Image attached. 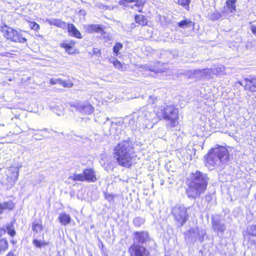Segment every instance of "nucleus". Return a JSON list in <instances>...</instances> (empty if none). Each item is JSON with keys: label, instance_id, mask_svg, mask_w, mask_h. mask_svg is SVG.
Wrapping results in <instances>:
<instances>
[{"label": "nucleus", "instance_id": "obj_1", "mask_svg": "<svg viewBox=\"0 0 256 256\" xmlns=\"http://www.w3.org/2000/svg\"><path fill=\"white\" fill-rule=\"evenodd\" d=\"M208 178L206 174L196 170L190 174L188 180L186 193L190 198H196L204 193L206 189Z\"/></svg>", "mask_w": 256, "mask_h": 256}, {"label": "nucleus", "instance_id": "obj_2", "mask_svg": "<svg viewBox=\"0 0 256 256\" xmlns=\"http://www.w3.org/2000/svg\"><path fill=\"white\" fill-rule=\"evenodd\" d=\"M114 154L119 165L130 167L134 157L132 142L130 140L121 142L115 146Z\"/></svg>", "mask_w": 256, "mask_h": 256}, {"label": "nucleus", "instance_id": "obj_3", "mask_svg": "<svg viewBox=\"0 0 256 256\" xmlns=\"http://www.w3.org/2000/svg\"><path fill=\"white\" fill-rule=\"evenodd\" d=\"M156 114L160 119L164 118L167 121L168 128H174L178 124V110L174 106H162L156 110Z\"/></svg>", "mask_w": 256, "mask_h": 256}, {"label": "nucleus", "instance_id": "obj_4", "mask_svg": "<svg viewBox=\"0 0 256 256\" xmlns=\"http://www.w3.org/2000/svg\"><path fill=\"white\" fill-rule=\"evenodd\" d=\"M230 159V154L224 147L219 146L211 150L206 158V165L208 167L225 164Z\"/></svg>", "mask_w": 256, "mask_h": 256}, {"label": "nucleus", "instance_id": "obj_5", "mask_svg": "<svg viewBox=\"0 0 256 256\" xmlns=\"http://www.w3.org/2000/svg\"><path fill=\"white\" fill-rule=\"evenodd\" d=\"M2 31L4 36L8 39L14 42L25 43L26 39L25 38L21 32L14 30L13 28L8 27L6 26L2 27Z\"/></svg>", "mask_w": 256, "mask_h": 256}, {"label": "nucleus", "instance_id": "obj_6", "mask_svg": "<svg viewBox=\"0 0 256 256\" xmlns=\"http://www.w3.org/2000/svg\"><path fill=\"white\" fill-rule=\"evenodd\" d=\"M172 214L180 226H182L187 220V208L184 206H176L172 209Z\"/></svg>", "mask_w": 256, "mask_h": 256}, {"label": "nucleus", "instance_id": "obj_7", "mask_svg": "<svg viewBox=\"0 0 256 256\" xmlns=\"http://www.w3.org/2000/svg\"><path fill=\"white\" fill-rule=\"evenodd\" d=\"M219 68H220L194 70L192 74L196 78H211L212 75L218 74V69Z\"/></svg>", "mask_w": 256, "mask_h": 256}, {"label": "nucleus", "instance_id": "obj_8", "mask_svg": "<svg viewBox=\"0 0 256 256\" xmlns=\"http://www.w3.org/2000/svg\"><path fill=\"white\" fill-rule=\"evenodd\" d=\"M128 252L130 256H149L150 252L146 248L140 244L133 243L129 248Z\"/></svg>", "mask_w": 256, "mask_h": 256}, {"label": "nucleus", "instance_id": "obj_9", "mask_svg": "<svg viewBox=\"0 0 256 256\" xmlns=\"http://www.w3.org/2000/svg\"><path fill=\"white\" fill-rule=\"evenodd\" d=\"M150 239L148 232L146 231L136 232L134 234L133 243L140 244L146 243Z\"/></svg>", "mask_w": 256, "mask_h": 256}, {"label": "nucleus", "instance_id": "obj_10", "mask_svg": "<svg viewBox=\"0 0 256 256\" xmlns=\"http://www.w3.org/2000/svg\"><path fill=\"white\" fill-rule=\"evenodd\" d=\"M72 106L74 107L76 110L82 114H90L93 112V108L92 105L86 103H72Z\"/></svg>", "mask_w": 256, "mask_h": 256}, {"label": "nucleus", "instance_id": "obj_11", "mask_svg": "<svg viewBox=\"0 0 256 256\" xmlns=\"http://www.w3.org/2000/svg\"><path fill=\"white\" fill-rule=\"evenodd\" d=\"M212 227L214 231L218 234H223L226 229V226L222 220L219 218H212Z\"/></svg>", "mask_w": 256, "mask_h": 256}, {"label": "nucleus", "instance_id": "obj_12", "mask_svg": "<svg viewBox=\"0 0 256 256\" xmlns=\"http://www.w3.org/2000/svg\"><path fill=\"white\" fill-rule=\"evenodd\" d=\"M246 84L244 88L252 92H256V78L252 79L246 78L245 80Z\"/></svg>", "mask_w": 256, "mask_h": 256}, {"label": "nucleus", "instance_id": "obj_13", "mask_svg": "<svg viewBox=\"0 0 256 256\" xmlns=\"http://www.w3.org/2000/svg\"><path fill=\"white\" fill-rule=\"evenodd\" d=\"M67 28L70 36L78 38H82V36L80 31L72 24H68Z\"/></svg>", "mask_w": 256, "mask_h": 256}, {"label": "nucleus", "instance_id": "obj_14", "mask_svg": "<svg viewBox=\"0 0 256 256\" xmlns=\"http://www.w3.org/2000/svg\"><path fill=\"white\" fill-rule=\"evenodd\" d=\"M83 172L86 178V181L94 182L96 180V178L95 172L92 168L85 169Z\"/></svg>", "mask_w": 256, "mask_h": 256}, {"label": "nucleus", "instance_id": "obj_15", "mask_svg": "<svg viewBox=\"0 0 256 256\" xmlns=\"http://www.w3.org/2000/svg\"><path fill=\"white\" fill-rule=\"evenodd\" d=\"M85 30L88 33L99 32L102 30V28L100 24H86L84 26Z\"/></svg>", "mask_w": 256, "mask_h": 256}, {"label": "nucleus", "instance_id": "obj_16", "mask_svg": "<svg viewBox=\"0 0 256 256\" xmlns=\"http://www.w3.org/2000/svg\"><path fill=\"white\" fill-rule=\"evenodd\" d=\"M134 2L133 6H131L132 8H134V6L137 8L142 7L143 4L142 0H120L119 4L120 5H123L125 6H127L128 3Z\"/></svg>", "mask_w": 256, "mask_h": 256}, {"label": "nucleus", "instance_id": "obj_17", "mask_svg": "<svg viewBox=\"0 0 256 256\" xmlns=\"http://www.w3.org/2000/svg\"><path fill=\"white\" fill-rule=\"evenodd\" d=\"M190 232H192L193 233H196L198 234V236H194V238L196 240H198L201 242L203 241L204 237L206 235V231L202 229H199L198 228H194L190 230Z\"/></svg>", "mask_w": 256, "mask_h": 256}, {"label": "nucleus", "instance_id": "obj_18", "mask_svg": "<svg viewBox=\"0 0 256 256\" xmlns=\"http://www.w3.org/2000/svg\"><path fill=\"white\" fill-rule=\"evenodd\" d=\"M14 208V204L11 200L4 202L0 204V214H2L4 210H12Z\"/></svg>", "mask_w": 256, "mask_h": 256}, {"label": "nucleus", "instance_id": "obj_19", "mask_svg": "<svg viewBox=\"0 0 256 256\" xmlns=\"http://www.w3.org/2000/svg\"><path fill=\"white\" fill-rule=\"evenodd\" d=\"M47 21L50 25H54L63 29H66L67 28L68 24L60 20L52 18L48 20Z\"/></svg>", "mask_w": 256, "mask_h": 256}, {"label": "nucleus", "instance_id": "obj_20", "mask_svg": "<svg viewBox=\"0 0 256 256\" xmlns=\"http://www.w3.org/2000/svg\"><path fill=\"white\" fill-rule=\"evenodd\" d=\"M58 220L62 225L66 226L70 223L71 218L69 214L62 212L60 214Z\"/></svg>", "mask_w": 256, "mask_h": 256}, {"label": "nucleus", "instance_id": "obj_21", "mask_svg": "<svg viewBox=\"0 0 256 256\" xmlns=\"http://www.w3.org/2000/svg\"><path fill=\"white\" fill-rule=\"evenodd\" d=\"M248 234L249 235V240L254 244H256V225H254L250 226L248 230Z\"/></svg>", "mask_w": 256, "mask_h": 256}, {"label": "nucleus", "instance_id": "obj_22", "mask_svg": "<svg viewBox=\"0 0 256 256\" xmlns=\"http://www.w3.org/2000/svg\"><path fill=\"white\" fill-rule=\"evenodd\" d=\"M75 42L74 40H70L68 43H61L60 46L66 50V51L68 54H73L72 48L74 46Z\"/></svg>", "mask_w": 256, "mask_h": 256}, {"label": "nucleus", "instance_id": "obj_23", "mask_svg": "<svg viewBox=\"0 0 256 256\" xmlns=\"http://www.w3.org/2000/svg\"><path fill=\"white\" fill-rule=\"evenodd\" d=\"M236 0H228L226 1V8L230 13L233 14L236 11Z\"/></svg>", "mask_w": 256, "mask_h": 256}, {"label": "nucleus", "instance_id": "obj_24", "mask_svg": "<svg viewBox=\"0 0 256 256\" xmlns=\"http://www.w3.org/2000/svg\"><path fill=\"white\" fill-rule=\"evenodd\" d=\"M136 22L144 26L147 24V20L142 15H136L135 16Z\"/></svg>", "mask_w": 256, "mask_h": 256}, {"label": "nucleus", "instance_id": "obj_25", "mask_svg": "<svg viewBox=\"0 0 256 256\" xmlns=\"http://www.w3.org/2000/svg\"><path fill=\"white\" fill-rule=\"evenodd\" d=\"M69 178L74 181H86V178L84 177V172L80 174H74V175L70 176Z\"/></svg>", "mask_w": 256, "mask_h": 256}, {"label": "nucleus", "instance_id": "obj_26", "mask_svg": "<svg viewBox=\"0 0 256 256\" xmlns=\"http://www.w3.org/2000/svg\"><path fill=\"white\" fill-rule=\"evenodd\" d=\"M193 24L192 22L188 19L182 20L178 23V26L182 28H189Z\"/></svg>", "mask_w": 256, "mask_h": 256}, {"label": "nucleus", "instance_id": "obj_27", "mask_svg": "<svg viewBox=\"0 0 256 256\" xmlns=\"http://www.w3.org/2000/svg\"><path fill=\"white\" fill-rule=\"evenodd\" d=\"M145 220L140 217H136L133 220L134 224L136 227H140L144 223Z\"/></svg>", "mask_w": 256, "mask_h": 256}, {"label": "nucleus", "instance_id": "obj_28", "mask_svg": "<svg viewBox=\"0 0 256 256\" xmlns=\"http://www.w3.org/2000/svg\"><path fill=\"white\" fill-rule=\"evenodd\" d=\"M8 242L6 239L0 240V251H5L8 248Z\"/></svg>", "mask_w": 256, "mask_h": 256}, {"label": "nucleus", "instance_id": "obj_29", "mask_svg": "<svg viewBox=\"0 0 256 256\" xmlns=\"http://www.w3.org/2000/svg\"><path fill=\"white\" fill-rule=\"evenodd\" d=\"M33 244L38 248H40L43 246H46L48 243L45 241L38 240L36 239H34L32 241Z\"/></svg>", "mask_w": 256, "mask_h": 256}, {"label": "nucleus", "instance_id": "obj_30", "mask_svg": "<svg viewBox=\"0 0 256 256\" xmlns=\"http://www.w3.org/2000/svg\"><path fill=\"white\" fill-rule=\"evenodd\" d=\"M32 229L36 232H40L42 230V227L41 224L33 222L32 224Z\"/></svg>", "mask_w": 256, "mask_h": 256}, {"label": "nucleus", "instance_id": "obj_31", "mask_svg": "<svg viewBox=\"0 0 256 256\" xmlns=\"http://www.w3.org/2000/svg\"><path fill=\"white\" fill-rule=\"evenodd\" d=\"M8 234L11 236H14L16 234V231L12 224H8L6 226Z\"/></svg>", "mask_w": 256, "mask_h": 256}, {"label": "nucleus", "instance_id": "obj_32", "mask_svg": "<svg viewBox=\"0 0 256 256\" xmlns=\"http://www.w3.org/2000/svg\"><path fill=\"white\" fill-rule=\"evenodd\" d=\"M222 16L221 13L218 11L216 10L210 14V18L212 20L215 21L218 20Z\"/></svg>", "mask_w": 256, "mask_h": 256}, {"label": "nucleus", "instance_id": "obj_33", "mask_svg": "<svg viewBox=\"0 0 256 256\" xmlns=\"http://www.w3.org/2000/svg\"><path fill=\"white\" fill-rule=\"evenodd\" d=\"M123 47L122 44L120 42H116L113 48V52L115 53L116 56H118L120 54L119 50H120Z\"/></svg>", "mask_w": 256, "mask_h": 256}, {"label": "nucleus", "instance_id": "obj_34", "mask_svg": "<svg viewBox=\"0 0 256 256\" xmlns=\"http://www.w3.org/2000/svg\"><path fill=\"white\" fill-rule=\"evenodd\" d=\"M18 168H14V170L12 172V180L14 182H15L18 176Z\"/></svg>", "mask_w": 256, "mask_h": 256}, {"label": "nucleus", "instance_id": "obj_35", "mask_svg": "<svg viewBox=\"0 0 256 256\" xmlns=\"http://www.w3.org/2000/svg\"><path fill=\"white\" fill-rule=\"evenodd\" d=\"M60 85L64 88H72L73 84L70 81H65L61 80Z\"/></svg>", "mask_w": 256, "mask_h": 256}, {"label": "nucleus", "instance_id": "obj_36", "mask_svg": "<svg viewBox=\"0 0 256 256\" xmlns=\"http://www.w3.org/2000/svg\"><path fill=\"white\" fill-rule=\"evenodd\" d=\"M105 198L109 202H112L114 201V196L112 194H105Z\"/></svg>", "mask_w": 256, "mask_h": 256}, {"label": "nucleus", "instance_id": "obj_37", "mask_svg": "<svg viewBox=\"0 0 256 256\" xmlns=\"http://www.w3.org/2000/svg\"><path fill=\"white\" fill-rule=\"evenodd\" d=\"M178 2L182 6H188L190 0H178Z\"/></svg>", "mask_w": 256, "mask_h": 256}, {"label": "nucleus", "instance_id": "obj_38", "mask_svg": "<svg viewBox=\"0 0 256 256\" xmlns=\"http://www.w3.org/2000/svg\"><path fill=\"white\" fill-rule=\"evenodd\" d=\"M61 79L60 78H51L50 80V84L52 85L56 84H60Z\"/></svg>", "mask_w": 256, "mask_h": 256}, {"label": "nucleus", "instance_id": "obj_39", "mask_svg": "<svg viewBox=\"0 0 256 256\" xmlns=\"http://www.w3.org/2000/svg\"><path fill=\"white\" fill-rule=\"evenodd\" d=\"M30 26L32 29L34 30H38L40 29L39 25L35 22H31L30 24Z\"/></svg>", "mask_w": 256, "mask_h": 256}, {"label": "nucleus", "instance_id": "obj_40", "mask_svg": "<svg viewBox=\"0 0 256 256\" xmlns=\"http://www.w3.org/2000/svg\"><path fill=\"white\" fill-rule=\"evenodd\" d=\"M113 64L114 66L118 69H120L122 67V64H121V63L116 60L113 62Z\"/></svg>", "mask_w": 256, "mask_h": 256}, {"label": "nucleus", "instance_id": "obj_41", "mask_svg": "<svg viewBox=\"0 0 256 256\" xmlns=\"http://www.w3.org/2000/svg\"><path fill=\"white\" fill-rule=\"evenodd\" d=\"M151 115H153V114L149 112L146 111L144 114V118H146V120H152V117Z\"/></svg>", "mask_w": 256, "mask_h": 256}, {"label": "nucleus", "instance_id": "obj_42", "mask_svg": "<svg viewBox=\"0 0 256 256\" xmlns=\"http://www.w3.org/2000/svg\"><path fill=\"white\" fill-rule=\"evenodd\" d=\"M156 100V98L154 96H150L148 102L150 104H153Z\"/></svg>", "mask_w": 256, "mask_h": 256}, {"label": "nucleus", "instance_id": "obj_43", "mask_svg": "<svg viewBox=\"0 0 256 256\" xmlns=\"http://www.w3.org/2000/svg\"><path fill=\"white\" fill-rule=\"evenodd\" d=\"M93 54L99 56L100 54V50L97 48H94L92 50Z\"/></svg>", "mask_w": 256, "mask_h": 256}, {"label": "nucleus", "instance_id": "obj_44", "mask_svg": "<svg viewBox=\"0 0 256 256\" xmlns=\"http://www.w3.org/2000/svg\"><path fill=\"white\" fill-rule=\"evenodd\" d=\"M251 30L254 34L256 35V26L254 24L250 26Z\"/></svg>", "mask_w": 256, "mask_h": 256}, {"label": "nucleus", "instance_id": "obj_45", "mask_svg": "<svg viewBox=\"0 0 256 256\" xmlns=\"http://www.w3.org/2000/svg\"><path fill=\"white\" fill-rule=\"evenodd\" d=\"M190 236L192 238H194V236H198V234L196 233H193L192 232H190Z\"/></svg>", "mask_w": 256, "mask_h": 256}, {"label": "nucleus", "instance_id": "obj_46", "mask_svg": "<svg viewBox=\"0 0 256 256\" xmlns=\"http://www.w3.org/2000/svg\"><path fill=\"white\" fill-rule=\"evenodd\" d=\"M6 256H15L12 252H9Z\"/></svg>", "mask_w": 256, "mask_h": 256}, {"label": "nucleus", "instance_id": "obj_47", "mask_svg": "<svg viewBox=\"0 0 256 256\" xmlns=\"http://www.w3.org/2000/svg\"><path fill=\"white\" fill-rule=\"evenodd\" d=\"M135 26L134 24V23L132 24V28H134Z\"/></svg>", "mask_w": 256, "mask_h": 256}, {"label": "nucleus", "instance_id": "obj_48", "mask_svg": "<svg viewBox=\"0 0 256 256\" xmlns=\"http://www.w3.org/2000/svg\"><path fill=\"white\" fill-rule=\"evenodd\" d=\"M44 131H46V129L44 128Z\"/></svg>", "mask_w": 256, "mask_h": 256}]
</instances>
